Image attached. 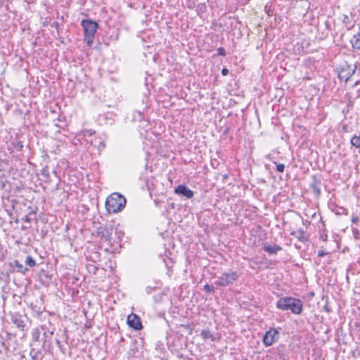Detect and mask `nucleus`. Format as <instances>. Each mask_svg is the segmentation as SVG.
I'll use <instances>...</instances> for the list:
<instances>
[{"label": "nucleus", "mask_w": 360, "mask_h": 360, "mask_svg": "<svg viewBox=\"0 0 360 360\" xmlns=\"http://www.w3.org/2000/svg\"><path fill=\"white\" fill-rule=\"evenodd\" d=\"M276 307L283 311H290L294 314H300L302 312L303 302L297 298L284 297L277 301Z\"/></svg>", "instance_id": "nucleus-1"}, {"label": "nucleus", "mask_w": 360, "mask_h": 360, "mask_svg": "<svg viewBox=\"0 0 360 360\" xmlns=\"http://www.w3.org/2000/svg\"><path fill=\"white\" fill-rule=\"evenodd\" d=\"M126 198L118 193L110 194L105 200V208L108 213H117L124 209Z\"/></svg>", "instance_id": "nucleus-2"}, {"label": "nucleus", "mask_w": 360, "mask_h": 360, "mask_svg": "<svg viewBox=\"0 0 360 360\" xmlns=\"http://www.w3.org/2000/svg\"><path fill=\"white\" fill-rule=\"evenodd\" d=\"M81 25L84 29V40L89 46H91L94 42L95 33L98 25L90 19L82 20Z\"/></svg>", "instance_id": "nucleus-3"}, {"label": "nucleus", "mask_w": 360, "mask_h": 360, "mask_svg": "<svg viewBox=\"0 0 360 360\" xmlns=\"http://www.w3.org/2000/svg\"><path fill=\"white\" fill-rule=\"evenodd\" d=\"M336 70L339 80L345 82H347L355 74V68H354L353 65L349 64L347 62L340 65Z\"/></svg>", "instance_id": "nucleus-4"}, {"label": "nucleus", "mask_w": 360, "mask_h": 360, "mask_svg": "<svg viewBox=\"0 0 360 360\" xmlns=\"http://www.w3.org/2000/svg\"><path fill=\"white\" fill-rule=\"evenodd\" d=\"M238 274L236 271H232L231 273H224L214 282V284L218 287H226L227 285L233 284L235 281H236L238 279Z\"/></svg>", "instance_id": "nucleus-5"}, {"label": "nucleus", "mask_w": 360, "mask_h": 360, "mask_svg": "<svg viewBox=\"0 0 360 360\" xmlns=\"http://www.w3.org/2000/svg\"><path fill=\"white\" fill-rule=\"evenodd\" d=\"M46 343L30 342V356L33 360H41Z\"/></svg>", "instance_id": "nucleus-6"}, {"label": "nucleus", "mask_w": 360, "mask_h": 360, "mask_svg": "<svg viewBox=\"0 0 360 360\" xmlns=\"http://www.w3.org/2000/svg\"><path fill=\"white\" fill-rule=\"evenodd\" d=\"M113 231L114 227L112 225L100 226L97 230V233L103 241L111 245L112 241Z\"/></svg>", "instance_id": "nucleus-7"}, {"label": "nucleus", "mask_w": 360, "mask_h": 360, "mask_svg": "<svg viewBox=\"0 0 360 360\" xmlns=\"http://www.w3.org/2000/svg\"><path fill=\"white\" fill-rule=\"evenodd\" d=\"M279 338V333L277 329L271 328L263 336V344L265 347H269Z\"/></svg>", "instance_id": "nucleus-8"}, {"label": "nucleus", "mask_w": 360, "mask_h": 360, "mask_svg": "<svg viewBox=\"0 0 360 360\" xmlns=\"http://www.w3.org/2000/svg\"><path fill=\"white\" fill-rule=\"evenodd\" d=\"M26 316L22 315L19 313H13L11 315V322L21 331L25 330Z\"/></svg>", "instance_id": "nucleus-9"}, {"label": "nucleus", "mask_w": 360, "mask_h": 360, "mask_svg": "<svg viewBox=\"0 0 360 360\" xmlns=\"http://www.w3.org/2000/svg\"><path fill=\"white\" fill-rule=\"evenodd\" d=\"M127 324L135 330H140L143 328L140 317L134 313L127 316Z\"/></svg>", "instance_id": "nucleus-10"}, {"label": "nucleus", "mask_w": 360, "mask_h": 360, "mask_svg": "<svg viewBox=\"0 0 360 360\" xmlns=\"http://www.w3.org/2000/svg\"><path fill=\"white\" fill-rule=\"evenodd\" d=\"M10 267L9 270L11 272H18L25 275L29 270L27 267L23 266L18 260L15 259L8 264Z\"/></svg>", "instance_id": "nucleus-11"}, {"label": "nucleus", "mask_w": 360, "mask_h": 360, "mask_svg": "<svg viewBox=\"0 0 360 360\" xmlns=\"http://www.w3.org/2000/svg\"><path fill=\"white\" fill-rule=\"evenodd\" d=\"M174 193L180 196L186 197L191 199L193 197L194 193L189 189L186 185L180 184L174 189Z\"/></svg>", "instance_id": "nucleus-12"}, {"label": "nucleus", "mask_w": 360, "mask_h": 360, "mask_svg": "<svg viewBox=\"0 0 360 360\" xmlns=\"http://www.w3.org/2000/svg\"><path fill=\"white\" fill-rule=\"evenodd\" d=\"M312 181L310 184V188L313 191V193L316 195V196L319 197L321 195V179L320 177L317 176L313 175L311 176Z\"/></svg>", "instance_id": "nucleus-13"}, {"label": "nucleus", "mask_w": 360, "mask_h": 360, "mask_svg": "<svg viewBox=\"0 0 360 360\" xmlns=\"http://www.w3.org/2000/svg\"><path fill=\"white\" fill-rule=\"evenodd\" d=\"M290 235L295 237L299 241L302 243H306L309 241V236L306 234V232L303 229L293 231L290 233Z\"/></svg>", "instance_id": "nucleus-14"}, {"label": "nucleus", "mask_w": 360, "mask_h": 360, "mask_svg": "<svg viewBox=\"0 0 360 360\" xmlns=\"http://www.w3.org/2000/svg\"><path fill=\"white\" fill-rule=\"evenodd\" d=\"M262 248L265 252L270 255H276L278 252L282 250V248L278 245L271 246L270 245L264 244Z\"/></svg>", "instance_id": "nucleus-15"}, {"label": "nucleus", "mask_w": 360, "mask_h": 360, "mask_svg": "<svg viewBox=\"0 0 360 360\" xmlns=\"http://www.w3.org/2000/svg\"><path fill=\"white\" fill-rule=\"evenodd\" d=\"M41 333L39 331V330L38 329H34L32 330V341L31 342H37V343H46V340L45 338H41Z\"/></svg>", "instance_id": "nucleus-16"}, {"label": "nucleus", "mask_w": 360, "mask_h": 360, "mask_svg": "<svg viewBox=\"0 0 360 360\" xmlns=\"http://www.w3.org/2000/svg\"><path fill=\"white\" fill-rule=\"evenodd\" d=\"M350 42L354 49H360V33L354 34Z\"/></svg>", "instance_id": "nucleus-17"}, {"label": "nucleus", "mask_w": 360, "mask_h": 360, "mask_svg": "<svg viewBox=\"0 0 360 360\" xmlns=\"http://www.w3.org/2000/svg\"><path fill=\"white\" fill-rule=\"evenodd\" d=\"M342 22L345 25L347 30H351L354 27L351 18L347 15H343Z\"/></svg>", "instance_id": "nucleus-18"}, {"label": "nucleus", "mask_w": 360, "mask_h": 360, "mask_svg": "<svg viewBox=\"0 0 360 360\" xmlns=\"http://www.w3.org/2000/svg\"><path fill=\"white\" fill-rule=\"evenodd\" d=\"M25 266L29 267H34L37 266L35 259L30 255H27L25 260Z\"/></svg>", "instance_id": "nucleus-19"}, {"label": "nucleus", "mask_w": 360, "mask_h": 360, "mask_svg": "<svg viewBox=\"0 0 360 360\" xmlns=\"http://www.w3.org/2000/svg\"><path fill=\"white\" fill-rule=\"evenodd\" d=\"M11 146L18 152L22 151L24 147L22 142L17 140L12 141Z\"/></svg>", "instance_id": "nucleus-20"}, {"label": "nucleus", "mask_w": 360, "mask_h": 360, "mask_svg": "<svg viewBox=\"0 0 360 360\" xmlns=\"http://www.w3.org/2000/svg\"><path fill=\"white\" fill-rule=\"evenodd\" d=\"M41 175L44 178V180L46 182H49L51 181V177H50V174H49L48 167H45L41 170Z\"/></svg>", "instance_id": "nucleus-21"}, {"label": "nucleus", "mask_w": 360, "mask_h": 360, "mask_svg": "<svg viewBox=\"0 0 360 360\" xmlns=\"http://www.w3.org/2000/svg\"><path fill=\"white\" fill-rule=\"evenodd\" d=\"M200 335L205 340L211 339L212 340H215L213 335L207 329L202 330L200 333Z\"/></svg>", "instance_id": "nucleus-22"}, {"label": "nucleus", "mask_w": 360, "mask_h": 360, "mask_svg": "<svg viewBox=\"0 0 360 360\" xmlns=\"http://www.w3.org/2000/svg\"><path fill=\"white\" fill-rule=\"evenodd\" d=\"M351 144L356 148L360 149V136L354 135L350 140Z\"/></svg>", "instance_id": "nucleus-23"}, {"label": "nucleus", "mask_w": 360, "mask_h": 360, "mask_svg": "<svg viewBox=\"0 0 360 360\" xmlns=\"http://www.w3.org/2000/svg\"><path fill=\"white\" fill-rule=\"evenodd\" d=\"M30 307L33 311H34L38 315H41L44 311V308L41 306H37V304L31 303Z\"/></svg>", "instance_id": "nucleus-24"}, {"label": "nucleus", "mask_w": 360, "mask_h": 360, "mask_svg": "<svg viewBox=\"0 0 360 360\" xmlns=\"http://www.w3.org/2000/svg\"><path fill=\"white\" fill-rule=\"evenodd\" d=\"M333 211L338 215H341V214L347 215V212H348L347 210L343 207H338L335 210H333Z\"/></svg>", "instance_id": "nucleus-25"}, {"label": "nucleus", "mask_w": 360, "mask_h": 360, "mask_svg": "<svg viewBox=\"0 0 360 360\" xmlns=\"http://www.w3.org/2000/svg\"><path fill=\"white\" fill-rule=\"evenodd\" d=\"M319 239L326 242L328 239V236L326 231V229L321 230L319 232Z\"/></svg>", "instance_id": "nucleus-26"}, {"label": "nucleus", "mask_w": 360, "mask_h": 360, "mask_svg": "<svg viewBox=\"0 0 360 360\" xmlns=\"http://www.w3.org/2000/svg\"><path fill=\"white\" fill-rule=\"evenodd\" d=\"M203 289L207 293L209 294H213L214 292V287L210 285L209 284L205 285Z\"/></svg>", "instance_id": "nucleus-27"}, {"label": "nucleus", "mask_w": 360, "mask_h": 360, "mask_svg": "<svg viewBox=\"0 0 360 360\" xmlns=\"http://www.w3.org/2000/svg\"><path fill=\"white\" fill-rule=\"evenodd\" d=\"M274 164L276 166V170L277 172L280 173H283L285 170V166L284 164L282 163H277L276 162H274Z\"/></svg>", "instance_id": "nucleus-28"}, {"label": "nucleus", "mask_w": 360, "mask_h": 360, "mask_svg": "<svg viewBox=\"0 0 360 360\" xmlns=\"http://www.w3.org/2000/svg\"><path fill=\"white\" fill-rule=\"evenodd\" d=\"M354 68H355V73H356V77L359 79H360V63H356L354 65Z\"/></svg>", "instance_id": "nucleus-29"}, {"label": "nucleus", "mask_w": 360, "mask_h": 360, "mask_svg": "<svg viewBox=\"0 0 360 360\" xmlns=\"http://www.w3.org/2000/svg\"><path fill=\"white\" fill-rule=\"evenodd\" d=\"M84 136H91L95 134V131L93 129H84L82 131Z\"/></svg>", "instance_id": "nucleus-30"}, {"label": "nucleus", "mask_w": 360, "mask_h": 360, "mask_svg": "<svg viewBox=\"0 0 360 360\" xmlns=\"http://www.w3.org/2000/svg\"><path fill=\"white\" fill-rule=\"evenodd\" d=\"M217 55L225 56L226 54V50L223 47H219L217 49Z\"/></svg>", "instance_id": "nucleus-31"}, {"label": "nucleus", "mask_w": 360, "mask_h": 360, "mask_svg": "<svg viewBox=\"0 0 360 360\" xmlns=\"http://www.w3.org/2000/svg\"><path fill=\"white\" fill-rule=\"evenodd\" d=\"M210 164L213 168H217L219 165V162L217 159H212L210 161Z\"/></svg>", "instance_id": "nucleus-32"}, {"label": "nucleus", "mask_w": 360, "mask_h": 360, "mask_svg": "<svg viewBox=\"0 0 360 360\" xmlns=\"http://www.w3.org/2000/svg\"><path fill=\"white\" fill-rule=\"evenodd\" d=\"M352 233H353V236L355 238H359V236L360 235V232L359 231L356 229V228H353L352 229Z\"/></svg>", "instance_id": "nucleus-33"}, {"label": "nucleus", "mask_w": 360, "mask_h": 360, "mask_svg": "<svg viewBox=\"0 0 360 360\" xmlns=\"http://www.w3.org/2000/svg\"><path fill=\"white\" fill-rule=\"evenodd\" d=\"M328 254V252H325L323 250H320L318 252V257H323V256H325V255H326Z\"/></svg>", "instance_id": "nucleus-34"}, {"label": "nucleus", "mask_w": 360, "mask_h": 360, "mask_svg": "<svg viewBox=\"0 0 360 360\" xmlns=\"http://www.w3.org/2000/svg\"><path fill=\"white\" fill-rule=\"evenodd\" d=\"M229 70L227 68H223V69L221 70V75H222L223 76H226V75H229Z\"/></svg>", "instance_id": "nucleus-35"}, {"label": "nucleus", "mask_w": 360, "mask_h": 360, "mask_svg": "<svg viewBox=\"0 0 360 360\" xmlns=\"http://www.w3.org/2000/svg\"><path fill=\"white\" fill-rule=\"evenodd\" d=\"M359 221V219L357 216H353L352 218V222L353 224H357Z\"/></svg>", "instance_id": "nucleus-36"}, {"label": "nucleus", "mask_w": 360, "mask_h": 360, "mask_svg": "<svg viewBox=\"0 0 360 360\" xmlns=\"http://www.w3.org/2000/svg\"><path fill=\"white\" fill-rule=\"evenodd\" d=\"M223 181H225L229 178L228 174H224L222 175Z\"/></svg>", "instance_id": "nucleus-37"}, {"label": "nucleus", "mask_w": 360, "mask_h": 360, "mask_svg": "<svg viewBox=\"0 0 360 360\" xmlns=\"http://www.w3.org/2000/svg\"><path fill=\"white\" fill-rule=\"evenodd\" d=\"M359 84H360V79H358L354 82V84H353V87H355V86H358Z\"/></svg>", "instance_id": "nucleus-38"}, {"label": "nucleus", "mask_w": 360, "mask_h": 360, "mask_svg": "<svg viewBox=\"0 0 360 360\" xmlns=\"http://www.w3.org/2000/svg\"><path fill=\"white\" fill-rule=\"evenodd\" d=\"M104 147H105V143H104V142L101 141V142H100V144H99V146H98V148H103Z\"/></svg>", "instance_id": "nucleus-39"}, {"label": "nucleus", "mask_w": 360, "mask_h": 360, "mask_svg": "<svg viewBox=\"0 0 360 360\" xmlns=\"http://www.w3.org/2000/svg\"><path fill=\"white\" fill-rule=\"evenodd\" d=\"M356 98L360 97V89L357 90V91H356Z\"/></svg>", "instance_id": "nucleus-40"}, {"label": "nucleus", "mask_w": 360, "mask_h": 360, "mask_svg": "<svg viewBox=\"0 0 360 360\" xmlns=\"http://www.w3.org/2000/svg\"><path fill=\"white\" fill-rule=\"evenodd\" d=\"M26 221H30V219L28 218H26Z\"/></svg>", "instance_id": "nucleus-41"}, {"label": "nucleus", "mask_w": 360, "mask_h": 360, "mask_svg": "<svg viewBox=\"0 0 360 360\" xmlns=\"http://www.w3.org/2000/svg\"><path fill=\"white\" fill-rule=\"evenodd\" d=\"M2 298L5 300H6V297L3 295L2 296Z\"/></svg>", "instance_id": "nucleus-42"}, {"label": "nucleus", "mask_w": 360, "mask_h": 360, "mask_svg": "<svg viewBox=\"0 0 360 360\" xmlns=\"http://www.w3.org/2000/svg\"><path fill=\"white\" fill-rule=\"evenodd\" d=\"M1 116V115L0 114V117Z\"/></svg>", "instance_id": "nucleus-43"}]
</instances>
